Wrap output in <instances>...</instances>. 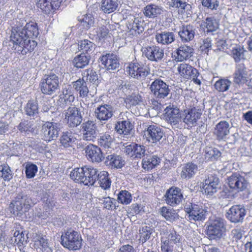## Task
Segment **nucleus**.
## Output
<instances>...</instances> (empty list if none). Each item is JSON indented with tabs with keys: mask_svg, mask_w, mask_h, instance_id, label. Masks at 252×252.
I'll return each mask as SVG.
<instances>
[{
	"mask_svg": "<svg viewBox=\"0 0 252 252\" xmlns=\"http://www.w3.org/2000/svg\"><path fill=\"white\" fill-rule=\"evenodd\" d=\"M161 252H176L181 243V236L173 229L163 227L160 230Z\"/></svg>",
	"mask_w": 252,
	"mask_h": 252,
	"instance_id": "1",
	"label": "nucleus"
},
{
	"mask_svg": "<svg viewBox=\"0 0 252 252\" xmlns=\"http://www.w3.org/2000/svg\"><path fill=\"white\" fill-rule=\"evenodd\" d=\"M33 205L32 199L26 194L20 193L10 203L11 213L18 217H21L28 212Z\"/></svg>",
	"mask_w": 252,
	"mask_h": 252,
	"instance_id": "2",
	"label": "nucleus"
},
{
	"mask_svg": "<svg viewBox=\"0 0 252 252\" xmlns=\"http://www.w3.org/2000/svg\"><path fill=\"white\" fill-rule=\"evenodd\" d=\"M24 24V20L16 21L12 28L11 34L14 33V32L16 31L20 38H33L37 37L39 33L37 24L32 21L27 23L25 25Z\"/></svg>",
	"mask_w": 252,
	"mask_h": 252,
	"instance_id": "3",
	"label": "nucleus"
},
{
	"mask_svg": "<svg viewBox=\"0 0 252 252\" xmlns=\"http://www.w3.org/2000/svg\"><path fill=\"white\" fill-rule=\"evenodd\" d=\"M10 35V41L13 44V48L19 53L23 55H26L33 51L36 46V43L30 38L21 37L16 32Z\"/></svg>",
	"mask_w": 252,
	"mask_h": 252,
	"instance_id": "4",
	"label": "nucleus"
},
{
	"mask_svg": "<svg viewBox=\"0 0 252 252\" xmlns=\"http://www.w3.org/2000/svg\"><path fill=\"white\" fill-rule=\"evenodd\" d=\"M62 244L71 250H77L82 246V239L79 233L73 230H67L61 236Z\"/></svg>",
	"mask_w": 252,
	"mask_h": 252,
	"instance_id": "5",
	"label": "nucleus"
},
{
	"mask_svg": "<svg viewBox=\"0 0 252 252\" xmlns=\"http://www.w3.org/2000/svg\"><path fill=\"white\" fill-rule=\"evenodd\" d=\"M164 118L166 121L172 128H181L182 125V114L176 107L168 106L164 110Z\"/></svg>",
	"mask_w": 252,
	"mask_h": 252,
	"instance_id": "6",
	"label": "nucleus"
},
{
	"mask_svg": "<svg viewBox=\"0 0 252 252\" xmlns=\"http://www.w3.org/2000/svg\"><path fill=\"white\" fill-rule=\"evenodd\" d=\"M59 79L54 74L48 75L42 79L40 87L42 93L45 94L51 95L59 89Z\"/></svg>",
	"mask_w": 252,
	"mask_h": 252,
	"instance_id": "7",
	"label": "nucleus"
},
{
	"mask_svg": "<svg viewBox=\"0 0 252 252\" xmlns=\"http://www.w3.org/2000/svg\"><path fill=\"white\" fill-rule=\"evenodd\" d=\"M201 115V109L193 107L184 110L182 113V120L189 127H192L197 125Z\"/></svg>",
	"mask_w": 252,
	"mask_h": 252,
	"instance_id": "8",
	"label": "nucleus"
},
{
	"mask_svg": "<svg viewBox=\"0 0 252 252\" xmlns=\"http://www.w3.org/2000/svg\"><path fill=\"white\" fill-rule=\"evenodd\" d=\"M177 70L179 74L184 78H192L196 84H201L200 79L198 78L199 73L196 68L189 64L185 63H180L178 66Z\"/></svg>",
	"mask_w": 252,
	"mask_h": 252,
	"instance_id": "9",
	"label": "nucleus"
},
{
	"mask_svg": "<svg viewBox=\"0 0 252 252\" xmlns=\"http://www.w3.org/2000/svg\"><path fill=\"white\" fill-rule=\"evenodd\" d=\"M246 215V210L243 206L235 205L227 211L226 217L231 222L237 223L243 222Z\"/></svg>",
	"mask_w": 252,
	"mask_h": 252,
	"instance_id": "10",
	"label": "nucleus"
},
{
	"mask_svg": "<svg viewBox=\"0 0 252 252\" xmlns=\"http://www.w3.org/2000/svg\"><path fill=\"white\" fill-rule=\"evenodd\" d=\"M58 124L47 122L42 126V135L46 141H51L55 140L59 135L60 130Z\"/></svg>",
	"mask_w": 252,
	"mask_h": 252,
	"instance_id": "11",
	"label": "nucleus"
},
{
	"mask_svg": "<svg viewBox=\"0 0 252 252\" xmlns=\"http://www.w3.org/2000/svg\"><path fill=\"white\" fill-rule=\"evenodd\" d=\"M150 90L154 96L158 98H165L170 91L168 85L159 79H156L152 83Z\"/></svg>",
	"mask_w": 252,
	"mask_h": 252,
	"instance_id": "12",
	"label": "nucleus"
},
{
	"mask_svg": "<svg viewBox=\"0 0 252 252\" xmlns=\"http://www.w3.org/2000/svg\"><path fill=\"white\" fill-rule=\"evenodd\" d=\"M143 55L152 62H158L162 60L164 56L163 50L158 46H149L141 49Z\"/></svg>",
	"mask_w": 252,
	"mask_h": 252,
	"instance_id": "13",
	"label": "nucleus"
},
{
	"mask_svg": "<svg viewBox=\"0 0 252 252\" xmlns=\"http://www.w3.org/2000/svg\"><path fill=\"white\" fill-rule=\"evenodd\" d=\"M223 220L220 219L211 220L207 228V234L211 239L220 238L224 230Z\"/></svg>",
	"mask_w": 252,
	"mask_h": 252,
	"instance_id": "14",
	"label": "nucleus"
},
{
	"mask_svg": "<svg viewBox=\"0 0 252 252\" xmlns=\"http://www.w3.org/2000/svg\"><path fill=\"white\" fill-rule=\"evenodd\" d=\"M126 71L129 76L134 78L140 79L145 78L149 73L148 68L138 63H132L126 67Z\"/></svg>",
	"mask_w": 252,
	"mask_h": 252,
	"instance_id": "15",
	"label": "nucleus"
},
{
	"mask_svg": "<svg viewBox=\"0 0 252 252\" xmlns=\"http://www.w3.org/2000/svg\"><path fill=\"white\" fill-rule=\"evenodd\" d=\"M188 219L190 221H202L207 217V211L196 204H191V207L186 208Z\"/></svg>",
	"mask_w": 252,
	"mask_h": 252,
	"instance_id": "16",
	"label": "nucleus"
},
{
	"mask_svg": "<svg viewBox=\"0 0 252 252\" xmlns=\"http://www.w3.org/2000/svg\"><path fill=\"white\" fill-rule=\"evenodd\" d=\"M65 120L70 127L79 125L82 121V117L79 109L75 107H69L65 112Z\"/></svg>",
	"mask_w": 252,
	"mask_h": 252,
	"instance_id": "17",
	"label": "nucleus"
},
{
	"mask_svg": "<svg viewBox=\"0 0 252 252\" xmlns=\"http://www.w3.org/2000/svg\"><path fill=\"white\" fill-rule=\"evenodd\" d=\"M165 196L166 202L172 206L179 204L183 199L181 189L175 187L168 189L166 191Z\"/></svg>",
	"mask_w": 252,
	"mask_h": 252,
	"instance_id": "18",
	"label": "nucleus"
},
{
	"mask_svg": "<svg viewBox=\"0 0 252 252\" xmlns=\"http://www.w3.org/2000/svg\"><path fill=\"white\" fill-rule=\"evenodd\" d=\"M126 25L129 32L134 35L140 34L144 30L143 21L139 17L130 16Z\"/></svg>",
	"mask_w": 252,
	"mask_h": 252,
	"instance_id": "19",
	"label": "nucleus"
},
{
	"mask_svg": "<svg viewBox=\"0 0 252 252\" xmlns=\"http://www.w3.org/2000/svg\"><path fill=\"white\" fill-rule=\"evenodd\" d=\"M95 124L88 121L82 125L83 139L86 141H94L97 136Z\"/></svg>",
	"mask_w": 252,
	"mask_h": 252,
	"instance_id": "20",
	"label": "nucleus"
},
{
	"mask_svg": "<svg viewBox=\"0 0 252 252\" xmlns=\"http://www.w3.org/2000/svg\"><path fill=\"white\" fill-rule=\"evenodd\" d=\"M229 187L237 192L242 191L247 187L248 182L245 178L238 174H233L228 179Z\"/></svg>",
	"mask_w": 252,
	"mask_h": 252,
	"instance_id": "21",
	"label": "nucleus"
},
{
	"mask_svg": "<svg viewBox=\"0 0 252 252\" xmlns=\"http://www.w3.org/2000/svg\"><path fill=\"white\" fill-rule=\"evenodd\" d=\"M145 135L149 142L156 143L161 139L163 132L159 126L150 125L145 131Z\"/></svg>",
	"mask_w": 252,
	"mask_h": 252,
	"instance_id": "22",
	"label": "nucleus"
},
{
	"mask_svg": "<svg viewBox=\"0 0 252 252\" xmlns=\"http://www.w3.org/2000/svg\"><path fill=\"white\" fill-rule=\"evenodd\" d=\"M219 183V178L215 175H211L203 182L202 189L206 194L212 195L217 192Z\"/></svg>",
	"mask_w": 252,
	"mask_h": 252,
	"instance_id": "23",
	"label": "nucleus"
},
{
	"mask_svg": "<svg viewBox=\"0 0 252 252\" xmlns=\"http://www.w3.org/2000/svg\"><path fill=\"white\" fill-rule=\"evenodd\" d=\"M87 158L93 162H100L104 157L100 148L93 144L89 145L85 149Z\"/></svg>",
	"mask_w": 252,
	"mask_h": 252,
	"instance_id": "24",
	"label": "nucleus"
},
{
	"mask_svg": "<svg viewBox=\"0 0 252 252\" xmlns=\"http://www.w3.org/2000/svg\"><path fill=\"white\" fill-rule=\"evenodd\" d=\"M249 71L244 63L236 65L234 73V82L238 84L245 83L249 79Z\"/></svg>",
	"mask_w": 252,
	"mask_h": 252,
	"instance_id": "25",
	"label": "nucleus"
},
{
	"mask_svg": "<svg viewBox=\"0 0 252 252\" xmlns=\"http://www.w3.org/2000/svg\"><path fill=\"white\" fill-rule=\"evenodd\" d=\"M95 117L101 121H106L113 115V110L111 106L104 104L97 107L94 111Z\"/></svg>",
	"mask_w": 252,
	"mask_h": 252,
	"instance_id": "26",
	"label": "nucleus"
},
{
	"mask_svg": "<svg viewBox=\"0 0 252 252\" xmlns=\"http://www.w3.org/2000/svg\"><path fill=\"white\" fill-rule=\"evenodd\" d=\"M75 97L70 86L67 85L63 88L62 94L59 95L58 104L62 107L70 105L74 101Z\"/></svg>",
	"mask_w": 252,
	"mask_h": 252,
	"instance_id": "27",
	"label": "nucleus"
},
{
	"mask_svg": "<svg viewBox=\"0 0 252 252\" xmlns=\"http://www.w3.org/2000/svg\"><path fill=\"white\" fill-rule=\"evenodd\" d=\"M193 49L189 46H181L174 53V60L176 62H183L192 56Z\"/></svg>",
	"mask_w": 252,
	"mask_h": 252,
	"instance_id": "28",
	"label": "nucleus"
},
{
	"mask_svg": "<svg viewBox=\"0 0 252 252\" xmlns=\"http://www.w3.org/2000/svg\"><path fill=\"white\" fill-rule=\"evenodd\" d=\"M231 126L229 123L226 121H221L217 124L214 133L219 140L225 138L230 133Z\"/></svg>",
	"mask_w": 252,
	"mask_h": 252,
	"instance_id": "29",
	"label": "nucleus"
},
{
	"mask_svg": "<svg viewBox=\"0 0 252 252\" xmlns=\"http://www.w3.org/2000/svg\"><path fill=\"white\" fill-rule=\"evenodd\" d=\"M164 11V9L162 6L151 3L144 7L143 13L146 17L154 19L163 14Z\"/></svg>",
	"mask_w": 252,
	"mask_h": 252,
	"instance_id": "30",
	"label": "nucleus"
},
{
	"mask_svg": "<svg viewBox=\"0 0 252 252\" xmlns=\"http://www.w3.org/2000/svg\"><path fill=\"white\" fill-rule=\"evenodd\" d=\"M198 170L197 165L192 162L184 165L181 168V177L183 179L189 180L193 177Z\"/></svg>",
	"mask_w": 252,
	"mask_h": 252,
	"instance_id": "31",
	"label": "nucleus"
},
{
	"mask_svg": "<svg viewBox=\"0 0 252 252\" xmlns=\"http://www.w3.org/2000/svg\"><path fill=\"white\" fill-rule=\"evenodd\" d=\"M100 61L107 70H114L119 66L117 56L113 54H108L103 56Z\"/></svg>",
	"mask_w": 252,
	"mask_h": 252,
	"instance_id": "32",
	"label": "nucleus"
},
{
	"mask_svg": "<svg viewBox=\"0 0 252 252\" xmlns=\"http://www.w3.org/2000/svg\"><path fill=\"white\" fill-rule=\"evenodd\" d=\"M62 0H39L37 6L46 13L49 12L52 9L58 8Z\"/></svg>",
	"mask_w": 252,
	"mask_h": 252,
	"instance_id": "33",
	"label": "nucleus"
},
{
	"mask_svg": "<svg viewBox=\"0 0 252 252\" xmlns=\"http://www.w3.org/2000/svg\"><path fill=\"white\" fill-rule=\"evenodd\" d=\"M194 29L192 25L183 26L178 32L183 42H189L194 37Z\"/></svg>",
	"mask_w": 252,
	"mask_h": 252,
	"instance_id": "34",
	"label": "nucleus"
},
{
	"mask_svg": "<svg viewBox=\"0 0 252 252\" xmlns=\"http://www.w3.org/2000/svg\"><path fill=\"white\" fill-rule=\"evenodd\" d=\"M84 171L85 185H93L98 177L97 169L91 167L84 166Z\"/></svg>",
	"mask_w": 252,
	"mask_h": 252,
	"instance_id": "35",
	"label": "nucleus"
},
{
	"mask_svg": "<svg viewBox=\"0 0 252 252\" xmlns=\"http://www.w3.org/2000/svg\"><path fill=\"white\" fill-rule=\"evenodd\" d=\"M28 239L27 235L23 231H16L14 233L13 237L10 239V243L17 245L21 249L20 247H24L27 244Z\"/></svg>",
	"mask_w": 252,
	"mask_h": 252,
	"instance_id": "36",
	"label": "nucleus"
},
{
	"mask_svg": "<svg viewBox=\"0 0 252 252\" xmlns=\"http://www.w3.org/2000/svg\"><path fill=\"white\" fill-rule=\"evenodd\" d=\"M170 7L176 8L179 13H184L190 10L191 6L186 1L183 0H171L169 2Z\"/></svg>",
	"mask_w": 252,
	"mask_h": 252,
	"instance_id": "37",
	"label": "nucleus"
},
{
	"mask_svg": "<svg viewBox=\"0 0 252 252\" xmlns=\"http://www.w3.org/2000/svg\"><path fill=\"white\" fill-rule=\"evenodd\" d=\"M72 85L75 90L78 92L80 97H85L87 96L89 89L87 87V83L83 79H79L73 82Z\"/></svg>",
	"mask_w": 252,
	"mask_h": 252,
	"instance_id": "38",
	"label": "nucleus"
},
{
	"mask_svg": "<svg viewBox=\"0 0 252 252\" xmlns=\"http://www.w3.org/2000/svg\"><path fill=\"white\" fill-rule=\"evenodd\" d=\"M157 41L162 45L169 44L175 40V36L172 32H163L156 35Z\"/></svg>",
	"mask_w": 252,
	"mask_h": 252,
	"instance_id": "39",
	"label": "nucleus"
},
{
	"mask_svg": "<svg viewBox=\"0 0 252 252\" xmlns=\"http://www.w3.org/2000/svg\"><path fill=\"white\" fill-rule=\"evenodd\" d=\"M115 129L120 134L127 135L132 129V125L128 120L121 121L117 123Z\"/></svg>",
	"mask_w": 252,
	"mask_h": 252,
	"instance_id": "40",
	"label": "nucleus"
},
{
	"mask_svg": "<svg viewBox=\"0 0 252 252\" xmlns=\"http://www.w3.org/2000/svg\"><path fill=\"white\" fill-rule=\"evenodd\" d=\"M200 27L207 32H213L219 28V23L214 18L208 17L202 22Z\"/></svg>",
	"mask_w": 252,
	"mask_h": 252,
	"instance_id": "41",
	"label": "nucleus"
},
{
	"mask_svg": "<svg viewBox=\"0 0 252 252\" xmlns=\"http://www.w3.org/2000/svg\"><path fill=\"white\" fill-rule=\"evenodd\" d=\"M160 162V159L156 156H147L142 160V166L145 169L150 170L154 168Z\"/></svg>",
	"mask_w": 252,
	"mask_h": 252,
	"instance_id": "42",
	"label": "nucleus"
},
{
	"mask_svg": "<svg viewBox=\"0 0 252 252\" xmlns=\"http://www.w3.org/2000/svg\"><path fill=\"white\" fill-rule=\"evenodd\" d=\"M107 159L108 164L112 168H121L125 164V160L120 156L109 155Z\"/></svg>",
	"mask_w": 252,
	"mask_h": 252,
	"instance_id": "43",
	"label": "nucleus"
},
{
	"mask_svg": "<svg viewBox=\"0 0 252 252\" xmlns=\"http://www.w3.org/2000/svg\"><path fill=\"white\" fill-rule=\"evenodd\" d=\"M78 21L80 26L85 30H88L94 24V18L91 14H86L79 17Z\"/></svg>",
	"mask_w": 252,
	"mask_h": 252,
	"instance_id": "44",
	"label": "nucleus"
},
{
	"mask_svg": "<svg viewBox=\"0 0 252 252\" xmlns=\"http://www.w3.org/2000/svg\"><path fill=\"white\" fill-rule=\"evenodd\" d=\"M118 4V0H102L101 9L105 13H110L116 10Z\"/></svg>",
	"mask_w": 252,
	"mask_h": 252,
	"instance_id": "45",
	"label": "nucleus"
},
{
	"mask_svg": "<svg viewBox=\"0 0 252 252\" xmlns=\"http://www.w3.org/2000/svg\"><path fill=\"white\" fill-rule=\"evenodd\" d=\"M84 172V167L76 168L70 172V178L76 183H83L85 185Z\"/></svg>",
	"mask_w": 252,
	"mask_h": 252,
	"instance_id": "46",
	"label": "nucleus"
},
{
	"mask_svg": "<svg viewBox=\"0 0 252 252\" xmlns=\"http://www.w3.org/2000/svg\"><path fill=\"white\" fill-rule=\"evenodd\" d=\"M96 180L98 181L100 186L106 189L110 187L111 181L108 177L107 172L102 171L98 174Z\"/></svg>",
	"mask_w": 252,
	"mask_h": 252,
	"instance_id": "47",
	"label": "nucleus"
},
{
	"mask_svg": "<svg viewBox=\"0 0 252 252\" xmlns=\"http://www.w3.org/2000/svg\"><path fill=\"white\" fill-rule=\"evenodd\" d=\"M142 97L138 94H132L125 98V102L128 108L139 104L142 102Z\"/></svg>",
	"mask_w": 252,
	"mask_h": 252,
	"instance_id": "48",
	"label": "nucleus"
},
{
	"mask_svg": "<svg viewBox=\"0 0 252 252\" xmlns=\"http://www.w3.org/2000/svg\"><path fill=\"white\" fill-rule=\"evenodd\" d=\"M89 56L85 54H81L74 58L73 64L77 68H83L88 64L89 63Z\"/></svg>",
	"mask_w": 252,
	"mask_h": 252,
	"instance_id": "49",
	"label": "nucleus"
},
{
	"mask_svg": "<svg viewBox=\"0 0 252 252\" xmlns=\"http://www.w3.org/2000/svg\"><path fill=\"white\" fill-rule=\"evenodd\" d=\"M231 85V82L228 79H220L215 82L214 87L218 91L224 92L229 89Z\"/></svg>",
	"mask_w": 252,
	"mask_h": 252,
	"instance_id": "50",
	"label": "nucleus"
},
{
	"mask_svg": "<svg viewBox=\"0 0 252 252\" xmlns=\"http://www.w3.org/2000/svg\"><path fill=\"white\" fill-rule=\"evenodd\" d=\"M244 48L240 46L233 47L231 50V56L236 62H240L245 59Z\"/></svg>",
	"mask_w": 252,
	"mask_h": 252,
	"instance_id": "51",
	"label": "nucleus"
},
{
	"mask_svg": "<svg viewBox=\"0 0 252 252\" xmlns=\"http://www.w3.org/2000/svg\"><path fill=\"white\" fill-rule=\"evenodd\" d=\"M220 152L216 148L207 147L205 150V158L207 160H215L220 156Z\"/></svg>",
	"mask_w": 252,
	"mask_h": 252,
	"instance_id": "52",
	"label": "nucleus"
},
{
	"mask_svg": "<svg viewBox=\"0 0 252 252\" xmlns=\"http://www.w3.org/2000/svg\"><path fill=\"white\" fill-rule=\"evenodd\" d=\"M160 213L166 220L170 221L174 220L178 217V215L174 210L166 207L161 208Z\"/></svg>",
	"mask_w": 252,
	"mask_h": 252,
	"instance_id": "53",
	"label": "nucleus"
},
{
	"mask_svg": "<svg viewBox=\"0 0 252 252\" xmlns=\"http://www.w3.org/2000/svg\"><path fill=\"white\" fill-rule=\"evenodd\" d=\"M25 111L27 115L30 116H33L38 112L37 103L34 100H30L27 103Z\"/></svg>",
	"mask_w": 252,
	"mask_h": 252,
	"instance_id": "54",
	"label": "nucleus"
},
{
	"mask_svg": "<svg viewBox=\"0 0 252 252\" xmlns=\"http://www.w3.org/2000/svg\"><path fill=\"white\" fill-rule=\"evenodd\" d=\"M60 141L62 146L64 148H67L71 146L73 143L75 141V138H73L72 134L70 132H63Z\"/></svg>",
	"mask_w": 252,
	"mask_h": 252,
	"instance_id": "55",
	"label": "nucleus"
},
{
	"mask_svg": "<svg viewBox=\"0 0 252 252\" xmlns=\"http://www.w3.org/2000/svg\"><path fill=\"white\" fill-rule=\"evenodd\" d=\"M113 142V138L109 134L105 133L100 136L98 139V144L108 149L111 147Z\"/></svg>",
	"mask_w": 252,
	"mask_h": 252,
	"instance_id": "56",
	"label": "nucleus"
},
{
	"mask_svg": "<svg viewBox=\"0 0 252 252\" xmlns=\"http://www.w3.org/2000/svg\"><path fill=\"white\" fill-rule=\"evenodd\" d=\"M95 48L94 43L88 39L81 40L78 43V49L80 51L89 53L93 51Z\"/></svg>",
	"mask_w": 252,
	"mask_h": 252,
	"instance_id": "57",
	"label": "nucleus"
},
{
	"mask_svg": "<svg viewBox=\"0 0 252 252\" xmlns=\"http://www.w3.org/2000/svg\"><path fill=\"white\" fill-rule=\"evenodd\" d=\"M118 200L124 205L129 204L132 201L131 194L126 190H122L118 195Z\"/></svg>",
	"mask_w": 252,
	"mask_h": 252,
	"instance_id": "58",
	"label": "nucleus"
},
{
	"mask_svg": "<svg viewBox=\"0 0 252 252\" xmlns=\"http://www.w3.org/2000/svg\"><path fill=\"white\" fill-rule=\"evenodd\" d=\"M0 173L1 177L5 181H9L12 178V171L7 164L0 165Z\"/></svg>",
	"mask_w": 252,
	"mask_h": 252,
	"instance_id": "59",
	"label": "nucleus"
},
{
	"mask_svg": "<svg viewBox=\"0 0 252 252\" xmlns=\"http://www.w3.org/2000/svg\"><path fill=\"white\" fill-rule=\"evenodd\" d=\"M153 232V229L147 226L143 227L142 228L140 229V241H141L142 243H145L147 240L150 239Z\"/></svg>",
	"mask_w": 252,
	"mask_h": 252,
	"instance_id": "60",
	"label": "nucleus"
},
{
	"mask_svg": "<svg viewBox=\"0 0 252 252\" xmlns=\"http://www.w3.org/2000/svg\"><path fill=\"white\" fill-rule=\"evenodd\" d=\"M18 128L21 132H24L27 134L33 133L34 131L33 125L32 123L31 122L26 121L21 122L18 126Z\"/></svg>",
	"mask_w": 252,
	"mask_h": 252,
	"instance_id": "61",
	"label": "nucleus"
},
{
	"mask_svg": "<svg viewBox=\"0 0 252 252\" xmlns=\"http://www.w3.org/2000/svg\"><path fill=\"white\" fill-rule=\"evenodd\" d=\"M25 168L26 177L29 179L33 178L37 171V167L33 164H27Z\"/></svg>",
	"mask_w": 252,
	"mask_h": 252,
	"instance_id": "62",
	"label": "nucleus"
},
{
	"mask_svg": "<svg viewBox=\"0 0 252 252\" xmlns=\"http://www.w3.org/2000/svg\"><path fill=\"white\" fill-rule=\"evenodd\" d=\"M202 4L204 7L214 10L217 9L219 2L218 0H202Z\"/></svg>",
	"mask_w": 252,
	"mask_h": 252,
	"instance_id": "63",
	"label": "nucleus"
},
{
	"mask_svg": "<svg viewBox=\"0 0 252 252\" xmlns=\"http://www.w3.org/2000/svg\"><path fill=\"white\" fill-rule=\"evenodd\" d=\"M212 40L211 38L207 37L202 40L200 45V50L202 52L207 53L212 48Z\"/></svg>",
	"mask_w": 252,
	"mask_h": 252,
	"instance_id": "64",
	"label": "nucleus"
}]
</instances>
